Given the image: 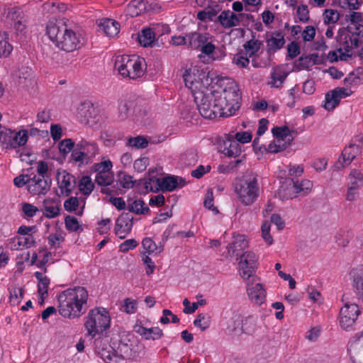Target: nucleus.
<instances>
[{"mask_svg": "<svg viewBox=\"0 0 363 363\" xmlns=\"http://www.w3.org/2000/svg\"><path fill=\"white\" fill-rule=\"evenodd\" d=\"M57 299L60 315L69 318H79L85 311H82L83 305L87 303L88 292L82 286L68 289L60 294Z\"/></svg>", "mask_w": 363, "mask_h": 363, "instance_id": "nucleus-1", "label": "nucleus"}, {"mask_svg": "<svg viewBox=\"0 0 363 363\" xmlns=\"http://www.w3.org/2000/svg\"><path fill=\"white\" fill-rule=\"evenodd\" d=\"M46 33L57 47L66 52H72L82 45L80 38L67 28L63 19L50 21L46 26Z\"/></svg>", "mask_w": 363, "mask_h": 363, "instance_id": "nucleus-2", "label": "nucleus"}, {"mask_svg": "<svg viewBox=\"0 0 363 363\" xmlns=\"http://www.w3.org/2000/svg\"><path fill=\"white\" fill-rule=\"evenodd\" d=\"M233 186L240 202L245 206L252 205L259 196L257 174L252 172L237 178Z\"/></svg>", "mask_w": 363, "mask_h": 363, "instance_id": "nucleus-3", "label": "nucleus"}, {"mask_svg": "<svg viewBox=\"0 0 363 363\" xmlns=\"http://www.w3.org/2000/svg\"><path fill=\"white\" fill-rule=\"evenodd\" d=\"M111 318L104 308H95L89 311L84 323L87 335L94 338L110 327Z\"/></svg>", "mask_w": 363, "mask_h": 363, "instance_id": "nucleus-4", "label": "nucleus"}, {"mask_svg": "<svg viewBox=\"0 0 363 363\" xmlns=\"http://www.w3.org/2000/svg\"><path fill=\"white\" fill-rule=\"evenodd\" d=\"M216 99L218 100L217 108L222 110L220 116L228 117L232 116L239 108V101L241 99L239 89L236 87H228L222 91H214Z\"/></svg>", "mask_w": 363, "mask_h": 363, "instance_id": "nucleus-5", "label": "nucleus"}, {"mask_svg": "<svg viewBox=\"0 0 363 363\" xmlns=\"http://www.w3.org/2000/svg\"><path fill=\"white\" fill-rule=\"evenodd\" d=\"M217 99L214 91L210 92L199 91L194 96L200 114L205 118L212 119L218 115L220 116L221 108H217Z\"/></svg>", "mask_w": 363, "mask_h": 363, "instance_id": "nucleus-6", "label": "nucleus"}, {"mask_svg": "<svg viewBox=\"0 0 363 363\" xmlns=\"http://www.w3.org/2000/svg\"><path fill=\"white\" fill-rule=\"evenodd\" d=\"M28 133L26 130L19 131L5 129L0 131V143L6 149H16L25 145L28 141Z\"/></svg>", "mask_w": 363, "mask_h": 363, "instance_id": "nucleus-7", "label": "nucleus"}, {"mask_svg": "<svg viewBox=\"0 0 363 363\" xmlns=\"http://www.w3.org/2000/svg\"><path fill=\"white\" fill-rule=\"evenodd\" d=\"M359 313L360 311L357 304L346 303L340 311L341 328L344 330H349L350 328H352Z\"/></svg>", "mask_w": 363, "mask_h": 363, "instance_id": "nucleus-8", "label": "nucleus"}, {"mask_svg": "<svg viewBox=\"0 0 363 363\" xmlns=\"http://www.w3.org/2000/svg\"><path fill=\"white\" fill-rule=\"evenodd\" d=\"M257 261L256 255L251 251H247L240 255L239 268L242 277L247 279L253 277L257 267Z\"/></svg>", "mask_w": 363, "mask_h": 363, "instance_id": "nucleus-9", "label": "nucleus"}, {"mask_svg": "<svg viewBox=\"0 0 363 363\" xmlns=\"http://www.w3.org/2000/svg\"><path fill=\"white\" fill-rule=\"evenodd\" d=\"M50 177H42L33 175L28 178V191L34 195L46 194L50 189Z\"/></svg>", "mask_w": 363, "mask_h": 363, "instance_id": "nucleus-10", "label": "nucleus"}, {"mask_svg": "<svg viewBox=\"0 0 363 363\" xmlns=\"http://www.w3.org/2000/svg\"><path fill=\"white\" fill-rule=\"evenodd\" d=\"M352 94V91L348 92L345 88L337 87L325 94L323 106L328 111H333L339 105L342 98L349 96Z\"/></svg>", "mask_w": 363, "mask_h": 363, "instance_id": "nucleus-11", "label": "nucleus"}, {"mask_svg": "<svg viewBox=\"0 0 363 363\" xmlns=\"http://www.w3.org/2000/svg\"><path fill=\"white\" fill-rule=\"evenodd\" d=\"M133 225V217L129 213H121L116 220L115 234L121 239H123L130 233Z\"/></svg>", "mask_w": 363, "mask_h": 363, "instance_id": "nucleus-12", "label": "nucleus"}, {"mask_svg": "<svg viewBox=\"0 0 363 363\" xmlns=\"http://www.w3.org/2000/svg\"><path fill=\"white\" fill-rule=\"evenodd\" d=\"M359 147L355 144H350L348 147H345L339 157L338 161L334 164V170H339L341 168L349 165L352 161L356 157L359 152Z\"/></svg>", "mask_w": 363, "mask_h": 363, "instance_id": "nucleus-13", "label": "nucleus"}, {"mask_svg": "<svg viewBox=\"0 0 363 363\" xmlns=\"http://www.w3.org/2000/svg\"><path fill=\"white\" fill-rule=\"evenodd\" d=\"M155 186H150V191L152 192L172 191L179 186L178 177L167 176L163 178H155Z\"/></svg>", "mask_w": 363, "mask_h": 363, "instance_id": "nucleus-14", "label": "nucleus"}, {"mask_svg": "<svg viewBox=\"0 0 363 363\" xmlns=\"http://www.w3.org/2000/svg\"><path fill=\"white\" fill-rule=\"evenodd\" d=\"M254 278L252 283H247V294L250 299L256 305H262L266 300V291L259 283L254 284Z\"/></svg>", "mask_w": 363, "mask_h": 363, "instance_id": "nucleus-15", "label": "nucleus"}, {"mask_svg": "<svg viewBox=\"0 0 363 363\" xmlns=\"http://www.w3.org/2000/svg\"><path fill=\"white\" fill-rule=\"evenodd\" d=\"M96 352L98 355L107 363H119L118 359H115V348L108 344L101 345V340H96Z\"/></svg>", "mask_w": 363, "mask_h": 363, "instance_id": "nucleus-16", "label": "nucleus"}, {"mask_svg": "<svg viewBox=\"0 0 363 363\" xmlns=\"http://www.w3.org/2000/svg\"><path fill=\"white\" fill-rule=\"evenodd\" d=\"M238 18V14L230 10H224L216 18L215 22H218L224 28H230L240 24Z\"/></svg>", "mask_w": 363, "mask_h": 363, "instance_id": "nucleus-17", "label": "nucleus"}, {"mask_svg": "<svg viewBox=\"0 0 363 363\" xmlns=\"http://www.w3.org/2000/svg\"><path fill=\"white\" fill-rule=\"evenodd\" d=\"M248 247V242L245 235H238L234 237L233 242L227 247L228 255L229 256L240 257L243 253L242 251Z\"/></svg>", "mask_w": 363, "mask_h": 363, "instance_id": "nucleus-18", "label": "nucleus"}, {"mask_svg": "<svg viewBox=\"0 0 363 363\" xmlns=\"http://www.w3.org/2000/svg\"><path fill=\"white\" fill-rule=\"evenodd\" d=\"M132 344L129 340L121 338L118 345L115 348V359H118L119 363L132 356Z\"/></svg>", "mask_w": 363, "mask_h": 363, "instance_id": "nucleus-19", "label": "nucleus"}, {"mask_svg": "<svg viewBox=\"0 0 363 363\" xmlns=\"http://www.w3.org/2000/svg\"><path fill=\"white\" fill-rule=\"evenodd\" d=\"M350 275L355 293L359 298L363 301V264L353 269Z\"/></svg>", "mask_w": 363, "mask_h": 363, "instance_id": "nucleus-20", "label": "nucleus"}, {"mask_svg": "<svg viewBox=\"0 0 363 363\" xmlns=\"http://www.w3.org/2000/svg\"><path fill=\"white\" fill-rule=\"evenodd\" d=\"M76 184V177L67 172H64L62 179L59 185L62 194L65 196H69L75 188Z\"/></svg>", "mask_w": 363, "mask_h": 363, "instance_id": "nucleus-21", "label": "nucleus"}, {"mask_svg": "<svg viewBox=\"0 0 363 363\" xmlns=\"http://www.w3.org/2000/svg\"><path fill=\"white\" fill-rule=\"evenodd\" d=\"M278 196L281 200H288L297 196L296 183L293 179H288L286 185H282L278 190Z\"/></svg>", "mask_w": 363, "mask_h": 363, "instance_id": "nucleus-22", "label": "nucleus"}, {"mask_svg": "<svg viewBox=\"0 0 363 363\" xmlns=\"http://www.w3.org/2000/svg\"><path fill=\"white\" fill-rule=\"evenodd\" d=\"M220 151L228 157H237L241 153L240 145L237 141L228 139L220 145Z\"/></svg>", "mask_w": 363, "mask_h": 363, "instance_id": "nucleus-23", "label": "nucleus"}, {"mask_svg": "<svg viewBox=\"0 0 363 363\" xmlns=\"http://www.w3.org/2000/svg\"><path fill=\"white\" fill-rule=\"evenodd\" d=\"M208 34L194 32L186 34L188 39L187 47L194 50H199L202 45L208 40Z\"/></svg>", "mask_w": 363, "mask_h": 363, "instance_id": "nucleus-24", "label": "nucleus"}, {"mask_svg": "<svg viewBox=\"0 0 363 363\" xmlns=\"http://www.w3.org/2000/svg\"><path fill=\"white\" fill-rule=\"evenodd\" d=\"M242 318L240 314H234L228 320L227 330L233 336H238L244 332L242 328Z\"/></svg>", "mask_w": 363, "mask_h": 363, "instance_id": "nucleus-25", "label": "nucleus"}, {"mask_svg": "<svg viewBox=\"0 0 363 363\" xmlns=\"http://www.w3.org/2000/svg\"><path fill=\"white\" fill-rule=\"evenodd\" d=\"M77 150L86 154V157L93 161L94 157L99 154V147L96 143L82 140L76 144Z\"/></svg>", "mask_w": 363, "mask_h": 363, "instance_id": "nucleus-26", "label": "nucleus"}, {"mask_svg": "<svg viewBox=\"0 0 363 363\" xmlns=\"http://www.w3.org/2000/svg\"><path fill=\"white\" fill-rule=\"evenodd\" d=\"M137 332L145 340H159L163 335L162 330L158 327L147 328L143 326H140Z\"/></svg>", "mask_w": 363, "mask_h": 363, "instance_id": "nucleus-27", "label": "nucleus"}, {"mask_svg": "<svg viewBox=\"0 0 363 363\" xmlns=\"http://www.w3.org/2000/svg\"><path fill=\"white\" fill-rule=\"evenodd\" d=\"M99 28L104 32V33L109 37L116 35L120 29L119 23L116 21L111 19H106L99 25Z\"/></svg>", "mask_w": 363, "mask_h": 363, "instance_id": "nucleus-28", "label": "nucleus"}, {"mask_svg": "<svg viewBox=\"0 0 363 363\" xmlns=\"http://www.w3.org/2000/svg\"><path fill=\"white\" fill-rule=\"evenodd\" d=\"M272 133L273 135L275 137L277 143H281L282 142H287L288 139H291V131L289 130L288 126H276L272 128Z\"/></svg>", "mask_w": 363, "mask_h": 363, "instance_id": "nucleus-29", "label": "nucleus"}, {"mask_svg": "<svg viewBox=\"0 0 363 363\" xmlns=\"http://www.w3.org/2000/svg\"><path fill=\"white\" fill-rule=\"evenodd\" d=\"M130 199H128V210L130 212L134 213L137 215L147 214L150 212V208L145 205V202L142 199H136L132 203H130Z\"/></svg>", "mask_w": 363, "mask_h": 363, "instance_id": "nucleus-30", "label": "nucleus"}, {"mask_svg": "<svg viewBox=\"0 0 363 363\" xmlns=\"http://www.w3.org/2000/svg\"><path fill=\"white\" fill-rule=\"evenodd\" d=\"M155 35L151 28H147L141 30L138 34V40L143 47L153 46Z\"/></svg>", "mask_w": 363, "mask_h": 363, "instance_id": "nucleus-31", "label": "nucleus"}, {"mask_svg": "<svg viewBox=\"0 0 363 363\" xmlns=\"http://www.w3.org/2000/svg\"><path fill=\"white\" fill-rule=\"evenodd\" d=\"M13 10L9 13V16L14 21L13 28L17 34L23 33L26 28L25 21L23 20V17L20 16L19 9H13Z\"/></svg>", "mask_w": 363, "mask_h": 363, "instance_id": "nucleus-32", "label": "nucleus"}, {"mask_svg": "<svg viewBox=\"0 0 363 363\" xmlns=\"http://www.w3.org/2000/svg\"><path fill=\"white\" fill-rule=\"evenodd\" d=\"M57 202L54 199H45L43 201L44 216L48 218H52L57 217L60 214V206L58 204L52 206L51 204Z\"/></svg>", "mask_w": 363, "mask_h": 363, "instance_id": "nucleus-33", "label": "nucleus"}, {"mask_svg": "<svg viewBox=\"0 0 363 363\" xmlns=\"http://www.w3.org/2000/svg\"><path fill=\"white\" fill-rule=\"evenodd\" d=\"M288 74L283 72L281 67H277L273 69L271 74L272 81L269 82L272 86L279 87L281 84L284 82Z\"/></svg>", "mask_w": 363, "mask_h": 363, "instance_id": "nucleus-34", "label": "nucleus"}, {"mask_svg": "<svg viewBox=\"0 0 363 363\" xmlns=\"http://www.w3.org/2000/svg\"><path fill=\"white\" fill-rule=\"evenodd\" d=\"M349 177L350 183L348 187L359 190V188L363 186V174L357 169H352Z\"/></svg>", "mask_w": 363, "mask_h": 363, "instance_id": "nucleus-35", "label": "nucleus"}, {"mask_svg": "<svg viewBox=\"0 0 363 363\" xmlns=\"http://www.w3.org/2000/svg\"><path fill=\"white\" fill-rule=\"evenodd\" d=\"M70 161L79 163V167L92 162L91 160L86 157V154H84L82 150H77V146H75V148L71 153Z\"/></svg>", "mask_w": 363, "mask_h": 363, "instance_id": "nucleus-36", "label": "nucleus"}, {"mask_svg": "<svg viewBox=\"0 0 363 363\" xmlns=\"http://www.w3.org/2000/svg\"><path fill=\"white\" fill-rule=\"evenodd\" d=\"M144 63V58L140 59L139 57L133 56L134 68L133 69L132 72H130V79H135L143 75L144 69L143 67V65Z\"/></svg>", "mask_w": 363, "mask_h": 363, "instance_id": "nucleus-37", "label": "nucleus"}, {"mask_svg": "<svg viewBox=\"0 0 363 363\" xmlns=\"http://www.w3.org/2000/svg\"><path fill=\"white\" fill-rule=\"evenodd\" d=\"M79 191L85 196H89L94 188V184L89 176H83L79 182Z\"/></svg>", "mask_w": 363, "mask_h": 363, "instance_id": "nucleus-38", "label": "nucleus"}, {"mask_svg": "<svg viewBox=\"0 0 363 363\" xmlns=\"http://www.w3.org/2000/svg\"><path fill=\"white\" fill-rule=\"evenodd\" d=\"M7 38L6 32H0V57H7L13 49L12 45L6 40Z\"/></svg>", "mask_w": 363, "mask_h": 363, "instance_id": "nucleus-39", "label": "nucleus"}, {"mask_svg": "<svg viewBox=\"0 0 363 363\" xmlns=\"http://www.w3.org/2000/svg\"><path fill=\"white\" fill-rule=\"evenodd\" d=\"M294 140V138L291 139H288L287 142L279 143H277V140L272 141L269 145L268 147H264V150L271 153H277L286 150L288 147H289Z\"/></svg>", "mask_w": 363, "mask_h": 363, "instance_id": "nucleus-40", "label": "nucleus"}, {"mask_svg": "<svg viewBox=\"0 0 363 363\" xmlns=\"http://www.w3.org/2000/svg\"><path fill=\"white\" fill-rule=\"evenodd\" d=\"M142 245L144 250H146L148 254L155 253L160 254L163 251L162 246H157L155 242L150 238H145L142 241Z\"/></svg>", "mask_w": 363, "mask_h": 363, "instance_id": "nucleus-41", "label": "nucleus"}, {"mask_svg": "<svg viewBox=\"0 0 363 363\" xmlns=\"http://www.w3.org/2000/svg\"><path fill=\"white\" fill-rule=\"evenodd\" d=\"M315 65L314 62L311 61L308 55L301 56L298 60L294 63V68L295 71H300L301 69H307Z\"/></svg>", "mask_w": 363, "mask_h": 363, "instance_id": "nucleus-42", "label": "nucleus"}, {"mask_svg": "<svg viewBox=\"0 0 363 363\" xmlns=\"http://www.w3.org/2000/svg\"><path fill=\"white\" fill-rule=\"evenodd\" d=\"M262 42L259 40H250L247 41L243 48L250 57H252L259 49Z\"/></svg>", "mask_w": 363, "mask_h": 363, "instance_id": "nucleus-43", "label": "nucleus"}, {"mask_svg": "<svg viewBox=\"0 0 363 363\" xmlns=\"http://www.w3.org/2000/svg\"><path fill=\"white\" fill-rule=\"evenodd\" d=\"M267 43L268 47V52H276L277 50L284 47L285 43V39L284 37L276 38L274 36H271L267 40Z\"/></svg>", "mask_w": 363, "mask_h": 363, "instance_id": "nucleus-44", "label": "nucleus"}, {"mask_svg": "<svg viewBox=\"0 0 363 363\" xmlns=\"http://www.w3.org/2000/svg\"><path fill=\"white\" fill-rule=\"evenodd\" d=\"M128 9L131 16H138L147 10L146 4L143 0H133L129 5Z\"/></svg>", "mask_w": 363, "mask_h": 363, "instance_id": "nucleus-45", "label": "nucleus"}, {"mask_svg": "<svg viewBox=\"0 0 363 363\" xmlns=\"http://www.w3.org/2000/svg\"><path fill=\"white\" fill-rule=\"evenodd\" d=\"M76 144L71 138H66L58 143L59 151L63 155H67L75 148Z\"/></svg>", "mask_w": 363, "mask_h": 363, "instance_id": "nucleus-46", "label": "nucleus"}, {"mask_svg": "<svg viewBox=\"0 0 363 363\" xmlns=\"http://www.w3.org/2000/svg\"><path fill=\"white\" fill-rule=\"evenodd\" d=\"M127 145L136 149H143L148 145V141L144 136L138 135L134 138H129Z\"/></svg>", "mask_w": 363, "mask_h": 363, "instance_id": "nucleus-47", "label": "nucleus"}, {"mask_svg": "<svg viewBox=\"0 0 363 363\" xmlns=\"http://www.w3.org/2000/svg\"><path fill=\"white\" fill-rule=\"evenodd\" d=\"M125 55L117 57L115 61L114 67L118 71L121 75L124 77L130 78V72H128L126 67V62H125Z\"/></svg>", "mask_w": 363, "mask_h": 363, "instance_id": "nucleus-48", "label": "nucleus"}, {"mask_svg": "<svg viewBox=\"0 0 363 363\" xmlns=\"http://www.w3.org/2000/svg\"><path fill=\"white\" fill-rule=\"evenodd\" d=\"M132 102L126 101V100H121L118 101V117L121 120H124L128 116V112L130 108L132 106Z\"/></svg>", "mask_w": 363, "mask_h": 363, "instance_id": "nucleus-49", "label": "nucleus"}, {"mask_svg": "<svg viewBox=\"0 0 363 363\" xmlns=\"http://www.w3.org/2000/svg\"><path fill=\"white\" fill-rule=\"evenodd\" d=\"M325 24L335 23L340 19V13L333 9H325L323 13Z\"/></svg>", "mask_w": 363, "mask_h": 363, "instance_id": "nucleus-50", "label": "nucleus"}, {"mask_svg": "<svg viewBox=\"0 0 363 363\" xmlns=\"http://www.w3.org/2000/svg\"><path fill=\"white\" fill-rule=\"evenodd\" d=\"M65 223L67 230L69 231L77 232L81 228L78 220L72 216H67L65 217Z\"/></svg>", "mask_w": 363, "mask_h": 363, "instance_id": "nucleus-51", "label": "nucleus"}, {"mask_svg": "<svg viewBox=\"0 0 363 363\" xmlns=\"http://www.w3.org/2000/svg\"><path fill=\"white\" fill-rule=\"evenodd\" d=\"M111 167L112 163L110 160L96 163L93 167L94 170L97 172L96 175L108 173Z\"/></svg>", "mask_w": 363, "mask_h": 363, "instance_id": "nucleus-52", "label": "nucleus"}, {"mask_svg": "<svg viewBox=\"0 0 363 363\" xmlns=\"http://www.w3.org/2000/svg\"><path fill=\"white\" fill-rule=\"evenodd\" d=\"M113 181V176L109 172L96 175L95 179V182L97 184L104 186L111 185Z\"/></svg>", "mask_w": 363, "mask_h": 363, "instance_id": "nucleus-53", "label": "nucleus"}, {"mask_svg": "<svg viewBox=\"0 0 363 363\" xmlns=\"http://www.w3.org/2000/svg\"><path fill=\"white\" fill-rule=\"evenodd\" d=\"M300 54V46L296 41H292L287 45L286 59H294Z\"/></svg>", "mask_w": 363, "mask_h": 363, "instance_id": "nucleus-54", "label": "nucleus"}, {"mask_svg": "<svg viewBox=\"0 0 363 363\" xmlns=\"http://www.w3.org/2000/svg\"><path fill=\"white\" fill-rule=\"evenodd\" d=\"M295 183L297 192H303V194H307L310 192L313 187V183L307 179L302 180L300 183L298 182H295Z\"/></svg>", "mask_w": 363, "mask_h": 363, "instance_id": "nucleus-55", "label": "nucleus"}, {"mask_svg": "<svg viewBox=\"0 0 363 363\" xmlns=\"http://www.w3.org/2000/svg\"><path fill=\"white\" fill-rule=\"evenodd\" d=\"M194 71H196V69H194L193 71L191 70V69H186L183 74V78L185 82V85L189 88H191L194 83L196 82Z\"/></svg>", "mask_w": 363, "mask_h": 363, "instance_id": "nucleus-56", "label": "nucleus"}, {"mask_svg": "<svg viewBox=\"0 0 363 363\" xmlns=\"http://www.w3.org/2000/svg\"><path fill=\"white\" fill-rule=\"evenodd\" d=\"M213 195L212 189H209L207 191L206 199L204 200V206L211 210L215 214H218L219 211L217 207H215L213 203Z\"/></svg>", "mask_w": 363, "mask_h": 363, "instance_id": "nucleus-57", "label": "nucleus"}, {"mask_svg": "<svg viewBox=\"0 0 363 363\" xmlns=\"http://www.w3.org/2000/svg\"><path fill=\"white\" fill-rule=\"evenodd\" d=\"M206 303V301L202 299L199 301L198 302L193 303L191 306H189L190 302L187 298H184L183 301V304L185 306L184 309V313H192L195 312V311L198 308L199 306H203Z\"/></svg>", "mask_w": 363, "mask_h": 363, "instance_id": "nucleus-58", "label": "nucleus"}, {"mask_svg": "<svg viewBox=\"0 0 363 363\" xmlns=\"http://www.w3.org/2000/svg\"><path fill=\"white\" fill-rule=\"evenodd\" d=\"M296 13L300 21L306 23L309 21V11L306 5L301 4L298 6Z\"/></svg>", "mask_w": 363, "mask_h": 363, "instance_id": "nucleus-59", "label": "nucleus"}, {"mask_svg": "<svg viewBox=\"0 0 363 363\" xmlns=\"http://www.w3.org/2000/svg\"><path fill=\"white\" fill-rule=\"evenodd\" d=\"M121 185L125 189H130L133 187V177L125 174L120 172L118 174Z\"/></svg>", "mask_w": 363, "mask_h": 363, "instance_id": "nucleus-60", "label": "nucleus"}, {"mask_svg": "<svg viewBox=\"0 0 363 363\" xmlns=\"http://www.w3.org/2000/svg\"><path fill=\"white\" fill-rule=\"evenodd\" d=\"M346 21H350L351 25L360 24L363 22V13L353 11L350 15L345 16Z\"/></svg>", "mask_w": 363, "mask_h": 363, "instance_id": "nucleus-61", "label": "nucleus"}, {"mask_svg": "<svg viewBox=\"0 0 363 363\" xmlns=\"http://www.w3.org/2000/svg\"><path fill=\"white\" fill-rule=\"evenodd\" d=\"M79 203L77 197L72 196L67 199L64 203V208L68 212L76 211L79 207Z\"/></svg>", "mask_w": 363, "mask_h": 363, "instance_id": "nucleus-62", "label": "nucleus"}, {"mask_svg": "<svg viewBox=\"0 0 363 363\" xmlns=\"http://www.w3.org/2000/svg\"><path fill=\"white\" fill-rule=\"evenodd\" d=\"M262 235L263 239L268 245L273 243L272 236L270 235V224L265 221L262 225Z\"/></svg>", "mask_w": 363, "mask_h": 363, "instance_id": "nucleus-63", "label": "nucleus"}, {"mask_svg": "<svg viewBox=\"0 0 363 363\" xmlns=\"http://www.w3.org/2000/svg\"><path fill=\"white\" fill-rule=\"evenodd\" d=\"M347 33H351L352 36H357L363 38V24H356L348 26L345 28Z\"/></svg>", "mask_w": 363, "mask_h": 363, "instance_id": "nucleus-64", "label": "nucleus"}]
</instances>
